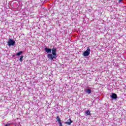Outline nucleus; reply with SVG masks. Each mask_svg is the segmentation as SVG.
Segmentation results:
<instances>
[{
    "instance_id": "f257e3e1",
    "label": "nucleus",
    "mask_w": 126,
    "mask_h": 126,
    "mask_svg": "<svg viewBox=\"0 0 126 126\" xmlns=\"http://www.w3.org/2000/svg\"><path fill=\"white\" fill-rule=\"evenodd\" d=\"M52 54H49L47 55V57L49 60H51V61H53L54 59H56L57 58V49L53 48L51 49Z\"/></svg>"
},
{
    "instance_id": "f03ea898",
    "label": "nucleus",
    "mask_w": 126,
    "mask_h": 126,
    "mask_svg": "<svg viewBox=\"0 0 126 126\" xmlns=\"http://www.w3.org/2000/svg\"><path fill=\"white\" fill-rule=\"evenodd\" d=\"M90 52H91V50L89 47H88L87 50L83 53V56L84 57H88L90 55Z\"/></svg>"
},
{
    "instance_id": "7ed1b4c3",
    "label": "nucleus",
    "mask_w": 126,
    "mask_h": 126,
    "mask_svg": "<svg viewBox=\"0 0 126 126\" xmlns=\"http://www.w3.org/2000/svg\"><path fill=\"white\" fill-rule=\"evenodd\" d=\"M15 44V41L13 40L12 39H9V40L7 42V45L8 46H14Z\"/></svg>"
},
{
    "instance_id": "20e7f679",
    "label": "nucleus",
    "mask_w": 126,
    "mask_h": 126,
    "mask_svg": "<svg viewBox=\"0 0 126 126\" xmlns=\"http://www.w3.org/2000/svg\"><path fill=\"white\" fill-rule=\"evenodd\" d=\"M68 121H69V122H65V125H68V126H70L71 125L72 123H73V121L71 120V119H69Z\"/></svg>"
},
{
    "instance_id": "39448f33",
    "label": "nucleus",
    "mask_w": 126,
    "mask_h": 126,
    "mask_svg": "<svg viewBox=\"0 0 126 126\" xmlns=\"http://www.w3.org/2000/svg\"><path fill=\"white\" fill-rule=\"evenodd\" d=\"M44 51H45V52L48 53H52V49H51V48H45Z\"/></svg>"
},
{
    "instance_id": "423d86ee",
    "label": "nucleus",
    "mask_w": 126,
    "mask_h": 126,
    "mask_svg": "<svg viewBox=\"0 0 126 126\" xmlns=\"http://www.w3.org/2000/svg\"><path fill=\"white\" fill-rule=\"evenodd\" d=\"M111 97L112 98V99H117L118 98V95L116 94H112Z\"/></svg>"
},
{
    "instance_id": "0eeeda50",
    "label": "nucleus",
    "mask_w": 126,
    "mask_h": 126,
    "mask_svg": "<svg viewBox=\"0 0 126 126\" xmlns=\"http://www.w3.org/2000/svg\"><path fill=\"white\" fill-rule=\"evenodd\" d=\"M85 91L87 94H91L92 93V91L90 89H88Z\"/></svg>"
},
{
    "instance_id": "6e6552de",
    "label": "nucleus",
    "mask_w": 126,
    "mask_h": 126,
    "mask_svg": "<svg viewBox=\"0 0 126 126\" xmlns=\"http://www.w3.org/2000/svg\"><path fill=\"white\" fill-rule=\"evenodd\" d=\"M85 114H87V116H91V113H90V111L87 110L85 112Z\"/></svg>"
},
{
    "instance_id": "1a4fd4ad",
    "label": "nucleus",
    "mask_w": 126,
    "mask_h": 126,
    "mask_svg": "<svg viewBox=\"0 0 126 126\" xmlns=\"http://www.w3.org/2000/svg\"><path fill=\"white\" fill-rule=\"evenodd\" d=\"M56 119L58 123H60L61 122H62V121L61 120V118H60V117H59V116H57Z\"/></svg>"
},
{
    "instance_id": "9d476101",
    "label": "nucleus",
    "mask_w": 126,
    "mask_h": 126,
    "mask_svg": "<svg viewBox=\"0 0 126 126\" xmlns=\"http://www.w3.org/2000/svg\"><path fill=\"white\" fill-rule=\"evenodd\" d=\"M23 61V56H22L20 58V62H21V63H22Z\"/></svg>"
},
{
    "instance_id": "9b49d317",
    "label": "nucleus",
    "mask_w": 126,
    "mask_h": 126,
    "mask_svg": "<svg viewBox=\"0 0 126 126\" xmlns=\"http://www.w3.org/2000/svg\"><path fill=\"white\" fill-rule=\"evenodd\" d=\"M22 53H23L22 51H20L19 52H18L16 54V56H20V55H21V54H22Z\"/></svg>"
},
{
    "instance_id": "f8f14e48",
    "label": "nucleus",
    "mask_w": 126,
    "mask_h": 126,
    "mask_svg": "<svg viewBox=\"0 0 126 126\" xmlns=\"http://www.w3.org/2000/svg\"><path fill=\"white\" fill-rule=\"evenodd\" d=\"M58 124H59L60 126H63V123H62V122H59Z\"/></svg>"
},
{
    "instance_id": "ddd939ff",
    "label": "nucleus",
    "mask_w": 126,
    "mask_h": 126,
    "mask_svg": "<svg viewBox=\"0 0 126 126\" xmlns=\"http://www.w3.org/2000/svg\"><path fill=\"white\" fill-rule=\"evenodd\" d=\"M122 0H119V2H122Z\"/></svg>"
},
{
    "instance_id": "4468645a",
    "label": "nucleus",
    "mask_w": 126,
    "mask_h": 126,
    "mask_svg": "<svg viewBox=\"0 0 126 126\" xmlns=\"http://www.w3.org/2000/svg\"><path fill=\"white\" fill-rule=\"evenodd\" d=\"M5 126H9V124H7Z\"/></svg>"
},
{
    "instance_id": "2eb2a0df",
    "label": "nucleus",
    "mask_w": 126,
    "mask_h": 126,
    "mask_svg": "<svg viewBox=\"0 0 126 126\" xmlns=\"http://www.w3.org/2000/svg\"><path fill=\"white\" fill-rule=\"evenodd\" d=\"M15 56V55H13V57H14Z\"/></svg>"
}]
</instances>
